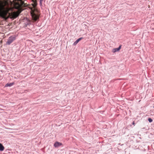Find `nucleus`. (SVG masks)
I'll use <instances>...</instances> for the list:
<instances>
[{"mask_svg": "<svg viewBox=\"0 0 154 154\" xmlns=\"http://www.w3.org/2000/svg\"><path fill=\"white\" fill-rule=\"evenodd\" d=\"M32 3L29 4V10L32 20L34 21H35L38 20L39 18V15L38 14V11L36 8L37 5L36 0H31Z\"/></svg>", "mask_w": 154, "mask_h": 154, "instance_id": "1", "label": "nucleus"}, {"mask_svg": "<svg viewBox=\"0 0 154 154\" xmlns=\"http://www.w3.org/2000/svg\"><path fill=\"white\" fill-rule=\"evenodd\" d=\"M6 3L0 4V17H3L6 13L7 8L5 7Z\"/></svg>", "mask_w": 154, "mask_h": 154, "instance_id": "2", "label": "nucleus"}, {"mask_svg": "<svg viewBox=\"0 0 154 154\" xmlns=\"http://www.w3.org/2000/svg\"><path fill=\"white\" fill-rule=\"evenodd\" d=\"M16 39L15 35L11 36L9 37L6 42V44L10 45Z\"/></svg>", "mask_w": 154, "mask_h": 154, "instance_id": "3", "label": "nucleus"}, {"mask_svg": "<svg viewBox=\"0 0 154 154\" xmlns=\"http://www.w3.org/2000/svg\"><path fill=\"white\" fill-rule=\"evenodd\" d=\"M62 145V144L61 143L56 142L54 143V146L55 147H58L61 146Z\"/></svg>", "mask_w": 154, "mask_h": 154, "instance_id": "4", "label": "nucleus"}, {"mask_svg": "<svg viewBox=\"0 0 154 154\" xmlns=\"http://www.w3.org/2000/svg\"><path fill=\"white\" fill-rule=\"evenodd\" d=\"M121 48V46H120L118 48H113L112 49V52L113 53H115L116 51H118L120 50Z\"/></svg>", "mask_w": 154, "mask_h": 154, "instance_id": "5", "label": "nucleus"}, {"mask_svg": "<svg viewBox=\"0 0 154 154\" xmlns=\"http://www.w3.org/2000/svg\"><path fill=\"white\" fill-rule=\"evenodd\" d=\"M82 38H80L77 39L73 43V45H75L79 42V41H80L82 39Z\"/></svg>", "mask_w": 154, "mask_h": 154, "instance_id": "6", "label": "nucleus"}, {"mask_svg": "<svg viewBox=\"0 0 154 154\" xmlns=\"http://www.w3.org/2000/svg\"><path fill=\"white\" fill-rule=\"evenodd\" d=\"M14 82H11V83H7L5 85V87H11L13 85H14Z\"/></svg>", "mask_w": 154, "mask_h": 154, "instance_id": "7", "label": "nucleus"}, {"mask_svg": "<svg viewBox=\"0 0 154 154\" xmlns=\"http://www.w3.org/2000/svg\"><path fill=\"white\" fill-rule=\"evenodd\" d=\"M5 149V147L2 143H0V151H3Z\"/></svg>", "mask_w": 154, "mask_h": 154, "instance_id": "8", "label": "nucleus"}, {"mask_svg": "<svg viewBox=\"0 0 154 154\" xmlns=\"http://www.w3.org/2000/svg\"><path fill=\"white\" fill-rule=\"evenodd\" d=\"M46 0H40V6H42V2L43 1H45Z\"/></svg>", "mask_w": 154, "mask_h": 154, "instance_id": "9", "label": "nucleus"}, {"mask_svg": "<svg viewBox=\"0 0 154 154\" xmlns=\"http://www.w3.org/2000/svg\"><path fill=\"white\" fill-rule=\"evenodd\" d=\"M148 120L149 122H152V120L151 118H149Z\"/></svg>", "mask_w": 154, "mask_h": 154, "instance_id": "10", "label": "nucleus"}, {"mask_svg": "<svg viewBox=\"0 0 154 154\" xmlns=\"http://www.w3.org/2000/svg\"><path fill=\"white\" fill-rule=\"evenodd\" d=\"M132 124L134 125H135V122H133V123H132Z\"/></svg>", "mask_w": 154, "mask_h": 154, "instance_id": "11", "label": "nucleus"}, {"mask_svg": "<svg viewBox=\"0 0 154 154\" xmlns=\"http://www.w3.org/2000/svg\"><path fill=\"white\" fill-rule=\"evenodd\" d=\"M28 24H29V23H27V25H28Z\"/></svg>", "mask_w": 154, "mask_h": 154, "instance_id": "12", "label": "nucleus"}, {"mask_svg": "<svg viewBox=\"0 0 154 154\" xmlns=\"http://www.w3.org/2000/svg\"><path fill=\"white\" fill-rule=\"evenodd\" d=\"M27 21L28 22L29 21V20H27Z\"/></svg>", "mask_w": 154, "mask_h": 154, "instance_id": "13", "label": "nucleus"}, {"mask_svg": "<svg viewBox=\"0 0 154 154\" xmlns=\"http://www.w3.org/2000/svg\"><path fill=\"white\" fill-rule=\"evenodd\" d=\"M30 20H29V22H30Z\"/></svg>", "mask_w": 154, "mask_h": 154, "instance_id": "14", "label": "nucleus"}, {"mask_svg": "<svg viewBox=\"0 0 154 154\" xmlns=\"http://www.w3.org/2000/svg\"><path fill=\"white\" fill-rule=\"evenodd\" d=\"M153 107L154 108V106H153Z\"/></svg>", "mask_w": 154, "mask_h": 154, "instance_id": "15", "label": "nucleus"}]
</instances>
